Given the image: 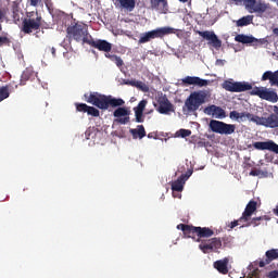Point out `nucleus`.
Listing matches in <instances>:
<instances>
[{"label":"nucleus","mask_w":278,"mask_h":278,"mask_svg":"<svg viewBox=\"0 0 278 278\" xmlns=\"http://www.w3.org/2000/svg\"><path fill=\"white\" fill-rule=\"evenodd\" d=\"M86 103H90L98 108L99 110H110V108H117L113 112L114 123L118 125H127L129 123L131 111L128 108H125V100L123 98H114L112 96H105L97 91H91L84 94Z\"/></svg>","instance_id":"nucleus-1"},{"label":"nucleus","mask_w":278,"mask_h":278,"mask_svg":"<svg viewBox=\"0 0 278 278\" xmlns=\"http://www.w3.org/2000/svg\"><path fill=\"white\" fill-rule=\"evenodd\" d=\"M66 38L68 40H75L76 42H83L84 45H88L91 36L88 34V25L84 23H72L66 28Z\"/></svg>","instance_id":"nucleus-2"},{"label":"nucleus","mask_w":278,"mask_h":278,"mask_svg":"<svg viewBox=\"0 0 278 278\" xmlns=\"http://www.w3.org/2000/svg\"><path fill=\"white\" fill-rule=\"evenodd\" d=\"M177 229L182 231L186 238H192L194 240V236H198L197 242H201V238H212L214 236V230L207 227H197L187 224L177 225Z\"/></svg>","instance_id":"nucleus-3"},{"label":"nucleus","mask_w":278,"mask_h":278,"mask_svg":"<svg viewBox=\"0 0 278 278\" xmlns=\"http://www.w3.org/2000/svg\"><path fill=\"white\" fill-rule=\"evenodd\" d=\"M207 99V93L205 91H193L186 99L185 105L182 106V112L185 114H193L205 103Z\"/></svg>","instance_id":"nucleus-4"},{"label":"nucleus","mask_w":278,"mask_h":278,"mask_svg":"<svg viewBox=\"0 0 278 278\" xmlns=\"http://www.w3.org/2000/svg\"><path fill=\"white\" fill-rule=\"evenodd\" d=\"M42 27V15L37 11L27 13L26 17L22 21L21 31L24 34H34V31H40Z\"/></svg>","instance_id":"nucleus-5"},{"label":"nucleus","mask_w":278,"mask_h":278,"mask_svg":"<svg viewBox=\"0 0 278 278\" xmlns=\"http://www.w3.org/2000/svg\"><path fill=\"white\" fill-rule=\"evenodd\" d=\"M229 247V238L214 237L208 240H202L199 244L202 253H218V249H225Z\"/></svg>","instance_id":"nucleus-6"},{"label":"nucleus","mask_w":278,"mask_h":278,"mask_svg":"<svg viewBox=\"0 0 278 278\" xmlns=\"http://www.w3.org/2000/svg\"><path fill=\"white\" fill-rule=\"evenodd\" d=\"M208 127L211 131L220 134V136H231V134H236V125L216 119H211Z\"/></svg>","instance_id":"nucleus-7"},{"label":"nucleus","mask_w":278,"mask_h":278,"mask_svg":"<svg viewBox=\"0 0 278 278\" xmlns=\"http://www.w3.org/2000/svg\"><path fill=\"white\" fill-rule=\"evenodd\" d=\"M252 97H260L264 101H270V103H277V92L268 90L266 87H254L250 92Z\"/></svg>","instance_id":"nucleus-8"},{"label":"nucleus","mask_w":278,"mask_h":278,"mask_svg":"<svg viewBox=\"0 0 278 278\" xmlns=\"http://www.w3.org/2000/svg\"><path fill=\"white\" fill-rule=\"evenodd\" d=\"M224 90L228 92H247L248 90H253V85L247 81H229L226 80L223 85Z\"/></svg>","instance_id":"nucleus-9"},{"label":"nucleus","mask_w":278,"mask_h":278,"mask_svg":"<svg viewBox=\"0 0 278 278\" xmlns=\"http://www.w3.org/2000/svg\"><path fill=\"white\" fill-rule=\"evenodd\" d=\"M199 36H201V38H203L204 40H207V45L210 47H213L214 49H220V47H223V41L218 38V36L216 35V33L214 31H210V30H204L198 31Z\"/></svg>","instance_id":"nucleus-10"},{"label":"nucleus","mask_w":278,"mask_h":278,"mask_svg":"<svg viewBox=\"0 0 278 278\" xmlns=\"http://www.w3.org/2000/svg\"><path fill=\"white\" fill-rule=\"evenodd\" d=\"M244 5L250 14H264L267 8H269V4L262 1H245Z\"/></svg>","instance_id":"nucleus-11"},{"label":"nucleus","mask_w":278,"mask_h":278,"mask_svg":"<svg viewBox=\"0 0 278 278\" xmlns=\"http://www.w3.org/2000/svg\"><path fill=\"white\" fill-rule=\"evenodd\" d=\"M157 112L160 114H168L169 112H175L173 103L166 97V94L161 93L157 98Z\"/></svg>","instance_id":"nucleus-12"},{"label":"nucleus","mask_w":278,"mask_h":278,"mask_svg":"<svg viewBox=\"0 0 278 278\" xmlns=\"http://www.w3.org/2000/svg\"><path fill=\"white\" fill-rule=\"evenodd\" d=\"M87 45H89V47H93V49H98V51H103L104 53H110V51H112V43L104 39L94 40L90 37Z\"/></svg>","instance_id":"nucleus-13"},{"label":"nucleus","mask_w":278,"mask_h":278,"mask_svg":"<svg viewBox=\"0 0 278 278\" xmlns=\"http://www.w3.org/2000/svg\"><path fill=\"white\" fill-rule=\"evenodd\" d=\"M192 169H189L186 174H181L177 180L172 182L173 192H184V186H186V180L192 177Z\"/></svg>","instance_id":"nucleus-14"},{"label":"nucleus","mask_w":278,"mask_h":278,"mask_svg":"<svg viewBox=\"0 0 278 278\" xmlns=\"http://www.w3.org/2000/svg\"><path fill=\"white\" fill-rule=\"evenodd\" d=\"M255 212H257V202L255 200H251L247 204L245 210L242 213V216L239 218V220L249 223V220H251V216H253V213H255Z\"/></svg>","instance_id":"nucleus-15"},{"label":"nucleus","mask_w":278,"mask_h":278,"mask_svg":"<svg viewBox=\"0 0 278 278\" xmlns=\"http://www.w3.org/2000/svg\"><path fill=\"white\" fill-rule=\"evenodd\" d=\"M182 84H186L187 86H199V88H203L205 86H210V80L202 79L198 76H187L182 79Z\"/></svg>","instance_id":"nucleus-16"},{"label":"nucleus","mask_w":278,"mask_h":278,"mask_svg":"<svg viewBox=\"0 0 278 278\" xmlns=\"http://www.w3.org/2000/svg\"><path fill=\"white\" fill-rule=\"evenodd\" d=\"M204 114H207V116H213L214 118H225L227 114L225 113V110L223 108L217 106L215 104L208 105L204 109Z\"/></svg>","instance_id":"nucleus-17"},{"label":"nucleus","mask_w":278,"mask_h":278,"mask_svg":"<svg viewBox=\"0 0 278 278\" xmlns=\"http://www.w3.org/2000/svg\"><path fill=\"white\" fill-rule=\"evenodd\" d=\"M75 106H76L77 112H84V113L88 114V116H93L94 118L99 117L101 114L99 109H97L94 106H89L86 103H76Z\"/></svg>","instance_id":"nucleus-18"},{"label":"nucleus","mask_w":278,"mask_h":278,"mask_svg":"<svg viewBox=\"0 0 278 278\" xmlns=\"http://www.w3.org/2000/svg\"><path fill=\"white\" fill-rule=\"evenodd\" d=\"M213 268H215V270L220 275H229V257L215 261L213 263Z\"/></svg>","instance_id":"nucleus-19"},{"label":"nucleus","mask_w":278,"mask_h":278,"mask_svg":"<svg viewBox=\"0 0 278 278\" xmlns=\"http://www.w3.org/2000/svg\"><path fill=\"white\" fill-rule=\"evenodd\" d=\"M275 260H278V249L268 250L265 253V258L258 262V266L260 268H264L265 266H268L270 262H275Z\"/></svg>","instance_id":"nucleus-20"},{"label":"nucleus","mask_w":278,"mask_h":278,"mask_svg":"<svg viewBox=\"0 0 278 278\" xmlns=\"http://www.w3.org/2000/svg\"><path fill=\"white\" fill-rule=\"evenodd\" d=\"M170 34H175V28L173 27H168V26H165V27H159V28H155L152 30V36L153 38H164V36H168Z\"/></svg>","instance_id":"nucleus-21"},{"label":"nucleus","mask_w":278,"mask_h":278,"mask_svg":"<svg viewBox=\"0 0 278 278\" xmlns=\"http://www.w3.org/2000/svg\"><path fill=\"white\" fill-rule=\"evenodd\" d=\"M271 86L278 87V70L276 72L267 71L262 76V81H268Z\"/></svg>","instance_id":"nucleus-22"},{"label":"nucleus","mask_w":278,"mask_h":278,"mask_svg":"<svg viewBox=\"0 0 278 278\" xmlns=\"http://www.w3.org/2000/svg\"><path fill=\"white\" fill-rule=\"evenodd\" d=\"M129 134H131L134 140H142L147 136V130H144L143 125H138L137 128H130Z\"/></svg>","instance_id":"nucleus-23"},{"label":"nucleus","mask_w":278,"mask_h":278,"mask_svg":"<svg viewBox=\"0 0 278 278\" xmlns=\"http://www.w3.org/2000/svg\"><path fill=\"white\" fill-rule=\"evenodd\" d=\"M151 7L153 10H157L162 14H166L168 12V2L167 1H152Z\"/></svg>","instance_id":"nucleus-24"},{"label":"nucleus","mask_w":278,"mask_h":278,"mask_svg":"<svg viewBox=\"0 0 278 278\" xmlns=\"http://www.w3.org/2000/svg\"><path fill=\"white\" fill-rule=\"evenodd\" d=\"M264 127H269V129H276L278 127V115L276 113H271L268 117H265Z\"/></svg>","instance_id":"nucleus-25"},{"label":"nucleus","mask_w":278,"mask_h":278,"mask_svg":"<svg viewBox=\"0 0 278 278\" xmlns=\"http://www.w3.org/2000/svg\"><path fill=\"white\" fill-rule=\"evenodd\" d=\"M115 5L119 8V10H125L126 12H134L136 8V1H118L115 2Z\"/></svg>","instance_id":"nucleus-26"},{"label":"nucleus","mask_w":278,"mask_h":278,"mask_svg":"<svg viewBox=\"0 0 278 278\" xmlns=\"http://www.w3.org/2000/svg\"><path fill=\"white\" fill-rule=\"evenodd\" d=\"M236 42H241V45H252V42H256L257 39H255V37L253 36H249V35H237L235 37Z\"/></svg>","instance_id":"nucleus-27"},{"label":"nucleus","mask_w":278,"mask_h":278,"mask_svg":"<svg viewBox=\"0 0 278 278\" xmlns=\"http://www.w3.org/2000/svg\"><path fill=\"white\" fill-rule=\"evenodd\" d=\"M34 77V72L29 68H26L21 76L20 86H25L29 79Z\"/></svg>","instance_id":"nucleus-28"},{"label":"nucleus","mask_w":278,"mask_h":278,"mask_svg":"<svg viewBox=\"0 0 278 278\" xmlns=\"http://www.w3.org/2000/svg\"><path fill=\"white\" fill-rule=\"evenodd\" d=\"M151 40H155V39L153 37L152 30H149L140 35L138 42L139 45H147V42H151Z\"/></svg>","instance_id":"nucleus-29"},{"label":"nucleus","mask_w":278,"mask_h":278,"mask_svg":"<svg viewBox=\"0 0 278 278\" xmlns=\"http://www.w3.org/2000/svg\"><path fill=\"white\" fill-rule=\"evenodd\" d=\"M245 118H248V121H251L252 123H255V125H262L263 127L265 125V117H260L257 115L247 113Z\"/></svg>","instance_id":"nucleus-30"},{"label":"nucleus","mask_w":278,"mask_h":278,"mask_svg":"<svg viewBox=\"0 0 278 278\" xmlns=\"http://www.w3.org/2000/svg\"><path fill=\"white\" fill-rule=\"evenodd\" d=\"M253 23V15H247L239 18L236 23L237 27H247V25H251Z\"/></svg>","instance_id":"nucleus-31"},{"label":"nucleus","mask_w":278,"mask_h":278,"mask_svg":"<svg viewBox=\"0 0 278 278\" xmlns=\"http://www.w3.org/2000/svg\"><path fill=\"white\" fill-rule=\"evenodd\" d=\"M254 149L257 151H269L270 141H256L253 143Z\"/></svg>","instance_id":"nucleus-32"},{"label":"nucleus","mask_w":278,"mask_h":278,"mask_svg":"<svg viewBox=\"0 0 278 278\" xmlns=\"http://www.w3.org/2000/svg\"><path fill=\"white\" fill-rule=\"evenodd\" d=\"M130 86L138 88V90H141V92H149V85H147L140 80L130 81Z\"/></svg>","instance_id":"nucleus-33"},{"label":"nucleus","mask_w":278,"mask_h":278,"mask_svg":"<svg viewBox=\"0 0 278 278\" xmlns=\"http://www.w3.org/2000/svg\"><path fill=\"white\" fill-rule=\"evenodd\" d=\"M11 42L10 35L8 33H2V36H0V47H10Z\"/></svg>","instance_id":"nucleus-34"},{"label":"nucleus","mask_w":278,"mask_h":278,"mask_svg":"<svg viewBox=\"0 0 278 278\" xmlns=\"http://www.w3.org/2000/svg\"><path fill=\"white\" fill-rule=\"evenodd\" d=\"M10 97V87L9 86H2L0 87V103L1 101H5Z\"/></svg>","instance_id":"nucleus-35"},{"label":"nucleus","mask_w":278,"mask_h":278,"mask_svg":"<svg viewBox=\"0 0 278 278\" xmlns=\"http://www.w3.org/2000/svg\"><path fill=\"white\" fill-rule=\"evenodd\" d=\"M248 112L238 113V111H231L229 113V117L233 121H242V118H247Z\"/></svg>","instance_id":"nucleus-36"},{"label":"nucleus","mask_w":278,"mask_h":278,"mask_svg":"<svg viewBox=\"0 0 278 278\" xmlns=\"http://www.w3.org/2000/svg\"><path fill=\"white\" fill-rule=\"evenodd\" d=\"M106 58H110L111 62H114V64H116V66H118L119 68H121V66H123V64H125L123 62V59L116 54L106 55Z\"/></svg>","instance_id":"nucleus-37"},{"label":"nucleus","mask_w":278,"mask_h":278,"mask_svg":"<svg viewBox=\"0 0 278 278\" xmlns=\"http://www.w3.org/2000/svg\"><path fill=\"white\" fill-rule=\"evenodd\" d=\"M147 100H141L137 106L134 108V112H144V108H147Z\"/></svg>","instance_id":"nucleus-38"},{"label":"nucleus","mask_w":278,"mask_h":278,"mask_svg":"<svg viewBox=\"0 0 278 278\" xmlns=\"http://www.w3.org/2000/svg\"><path fill=\"white\" fill-rule=\"evenodd\" d=\"M135 121L136 123H144V112L135 111Z\"/></svg>","instance_id":"nucleus-39"},{"label":"nucleus","mask_w":278,"mask_h":278,"mask_svg":"<svg viewBox=\"0 0 278 278\" xmlns=\"http://www.w3.org/2000/svg\"><path fill=\"white\" fill-rule=\"evenodd\" d=\"M177 134H178V136H180V138H188V137L192 136V130L181 128L177 131Z\"/></svg>","instance_id":"nucleus-40"},{"label":"nucleus","mask_w":278,"mask_h":278,"mask_svg":"<svg viewBox=\"0 0 278 278\" xmlns=\"http://www.w3.org/2000/svg\"><path fill=\"white\" fill-rule=\"evenodd\" d=\"M260 220H269V218L266 215L260 216V217H254L251 220V225H254V227H257V225H260Z\"/></svg>","instance_id":"nucleus-41"},{"label":"nucleus","mask_w":278,"mask_h":278,"mask_svg":"<svg viewBox=\"0 0 278 278\" xmlns=\"http://www.w3.org/2000/svg\"><path fill=\"white\" fill-rule=\"evenodd\" d=\"M8 15V7L0 8V23H3V17Z\"/></svg>","instance_id":"nucleus-42"},{"label":"nucleus","mask_w":278,"mask_h":278,"mask_svg":"<svg viewBox=\"0 0 278 278\" xmlns=\"http://www.w3.org/2000/svg\"><path fill=\"white\" fill-rule=\"evenodd\" d=\"M269 151H273L274 153L278 154V144L274 141H269Z\"/></svg>","instance_id":"nucleus-43"},{"label":"nucleus","mask_w":278,"mask_h":278,"mask_svg":"<svg viewBox=\"0 0 278 278\" xmlns=\"http://www.w3.org/2000/svg\"><path fill=\"white\" fill-rule=\"evenodd\" d=\"M240 223H244V220L237 219V220L231 222L230 229L238 227V225H240Z\"/></svg>","instance_id":"nucleus-44"},{"label":"nucleus","mask_w":278,"mask_h":278,"mask_svg":"<svg viewBox=\"0 0 278 278\" xmlns=\"http://www.w3.org/2000/svg\"><path fill=\"white\" fill-rule=\"evenodd\" d=\"M268 278H277L278 277V269L269 271L267 275Z\"/></svg>","instance_id":"nucleus-45"},{"label":"nucleus","mask_w":278,"mask_h":278,"mask_svg":"<svg viewBox=\"0 0 278 278\" xmlns=\"http://www.w3.org/2000/svg\"><path fill=\"white\" fill-rule=\"evenodd\" d=\"M257 175H260V172L256 170V169H252V170L250 172V176H251V177H257Z\"/></svg>","instance_id":"nucleus-46"},{"label":"nucleus","mask_w":278,"mask_h":278,"mask_svg":"<svg viewBox=\"0 0 278 278\" xmlns=\"http://www.w3.org/2000/svg\"><path fill=\"white\" fill-rule=\"evenodd\" d=\"M273 34H274L275 36H278V28H274V29H273Z\"/></svg>","instance_id":"nucleus-47"},{"label":"nucleus","mask_w":278,"mask_h":278,"mask_svg":"<svg viewBox=\"0 0 278 278\" xmlns=\"http://www.w3.org/2000/svg\"><path fill=\"white\" fill-rule=\"evenodd\" d=\"M30 5H34V7L38 5V1H30Z\"/></svg>","instance_id":"nucleus-48"},{"label":"nucleus","mask_w":278,"mask_h":278,"mask_svg":"<svg viewBox=\"0 0 278 278\" xmlns=\"http://www.w3.org/2000/svg\"><path fill=\"white\" fill-rule=\"evenodd\" d=\"M51 53H52L53 58H55V48H51Z\"/></svg>","instance_id":"nucleus-49"},{"label":"nucleus","mask_w":278,"mask_h":278,"mask_svg":"<svg viewBox=\"0 0 278 278\" xmlns=\"http://www.w3.org/2000/svg\"><path fill=\"white\" fill-rule=\"evenodd\" d=\"M274 112H275L276 116H278V106H274Z\"/></svg>","instance_id":"nucleus-50"},{"label":"nucleus","mask_w":278,"mask_h":278,"mask_svg":"<svg viewBox=\"0 0 278 278\" xmlns=\"http://www.w3.org/2000/svg\"><path fill=\"white\" fill-rule=\"evenodd\" d=\"M273 212H274L275 216H278V206L276 208H274Z\"/></svg>","instance_id":"nucleus-51"},{"label":"nucleus","mask_w":278,"mask_h":278,"mask_svg":"<svg viewBox=\"0 0 278 278\" xmlns=\"http://www.w3.org/2000/svg\"><path fill=\"white\" fill-rule=\"evenodd\" d=\"M148 138H155V136L153 135V132L148 134Z\"/></svg>","instance_id":"nucleus-52"},{"label":"nucleus","mask_w":278,"mask_h":278,"mask_svg":"<svg viewBox=\"0 0 278 278\" xmlns=\"http://www.w3.org/2000/svg\"><path fill=\"white\" fill-rule=\"evenodd\" d=\"M233 1H255V0H233Z\"/></svg>","instance_id":"nucleus-53"},{"label":"nucleus","mask_w":278,"mask_h":278,"mask_svg":"<svg viewBox=\"0 0 278 278\" xmlns=\"http://www.w3.org/2000/svg\"><path fill=\"white\" fill-rule=\"evenodd\" d=\"M2 29H3V26L1 25V22H0V31H2Z\"/></svg>","instance_id":"nucleus-54"},{"label":"nucleus","mask_w":278,"mask_h":278,"mask_svg":"<svg viewBox=\"0 0 278 278\" xmlns=\"http://www.w3.org/2000/svg\"><path fill=\"white\" fill-rule=\"evenodd\" d=\"M117 1H135V0H117Z\"/></svg>","instance_id":"nucleus-55"},{"label":"nucleus","mask_w":278,"mask_h":278,"mask_svg":"<svg viewBox=\"0 0 278 278\" xmlns=\"http://www.w3.org/2000/svg\"><path fill=\"white\" fill-rule=\"evenodd\" d=\"M188 5H192V2L189 1V2H188Z\"/></svg>","instance_id":"nucleus-56"},{"label":"nucleus","mask_w":278,"mask_h":278,"mask_svg":"<svg viewBox=\"0 0 278 278\" xmlns=\"http://www.w3.org/2000/svg\"><path fill=\"white\" fill-rule=\"evenodd\" d=\"M179 1H188V0H179Z\"/></svg>","instance_id":"nucleus-57"}]
</instances>
